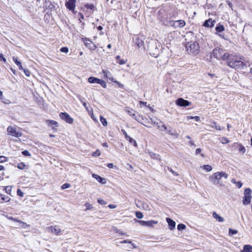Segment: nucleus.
<instances>
[{
  "label": "nucleus",
  "mask_w": 252,
  "mask_h": 252,
  "mask_svg": "<svg viewBox=\"0 0 252 252\" xmlns=\"http://www.w3.org/2000/svg\"><path fill=\"white\" fill-rule=\"evenodd\" d=\"M122 131L123 132L124 135L125 136V138L126 139L128 137H129V136L127 134L126 131L124 130V129H122Z\"/></svg>",
  "instance_id": "63"
},
{
  "label": "nucleus",
  "mask_w": 252,
  "mask_h": 252,
  "mask_svg": "<svg viewBox=\"0 0 252 252\" xmlns=\"http://www.w3.org/2000/svg\"><path fill=\"white\" fill-rule=\"evenodd\" d=\"M46 124L48 125L49 126L52 127L53 128L58 126V123L54 120H46Z\"/></svg>",
  "instance_id": "18"
},
{
  "label": "nucleus",
  "mask_w": 252,
  "mask_h": 252,
  "mask_svg": "<svg viewBox=\"0 0 252 252\" xmlns=\"http://www.w3.org/2000/svg\"><path fill=\"white\" fill-rule=\"evenodd\" d=\"M239 151L242 152L243 153H244L245 152V148L243 146L241 145L239 148Z\"/></svg>",
  "instance_id": "61"
},
{
  "label": "nucleus",
  "mask_w": 252,
  "mask_h": 252,
  "mask_svg": "<svg viewBox=\"0 0 252 252\" xmlns=\"http://www.w3.org/2000/svg\"><path fill=\"white\" fill-rule=\"evenodd\" d=\"M149 155L152 158L156 160H160V157L159 155L155 154L153 152H149Z\"/></svg>",
  "instance_id": "24"
},
{
  "label": "nucleus",
  "mask_w": 252,
  "mask_h": 252,
  "mask_svg": "<svg viewBox=\"0 0 252 252\" xmlns=\"http://www.w3.org/2000/svg\"><path fill=\"white\" fill-rule=\"evenodd\" d=\"M190 102L187 100H185L183 98H179L176 101V105L181 107L188 106L190 104Z\"/></svg>",
  "instance_id": "9"
},
{
  "label": "nucleus",
  "mask_w": 252,
  "mask_h": 252,
  "mask_svg": "<svg viewBox=\"0 0 252 252\" xmlns=\"http://www.w3.org/2000/svg\"><path fill=\"white\" fill-rule=\"evenodd\" d=\"M85 7L87 8L91 9L92 10H94V6L93 4H86L85 5Z\"/></svg>",
  "instance_id": "36"
},
{
  "label": "nucleus",
  "mask_w": 252,
  "mask_h": 252,
  "mask_svg": "<svg viewBox=\"0 0 252 252\" xmlns=\"http://www.w3.org/2000/svg\"><path fill=\"white\" fill-rule=\"evenodd\" d=\"M78 15L79 16V20L80 22H82V20L84 19V16L83 14L81 13H79Z\"/></svg>",
  "instance_id": "58"
},
{
  "label": "nucleus",
  "mask_w": 252,
  "mask_h": 252,
  "mask_svg": "<svg viewBox=\"0 0 252 252\" xmlns=\"http://www.w3.org/2000/svg\"><path fill=\"white\" fill-rule=\"evenodd\" d=\"M221 142L223 144H226L228 143L229 142V141L227 138L222 137L221 139Z\"/></svg>",
  "instance_id": "51"
},
{
  "label": "nucleus",
  "mask_w": 252,
  "mask_h": 252,
  "mask_svg": "<svg viewBox=\"0 0 252 252\" xmlns=\"http://www.w3.org/2000/svg\"><path fill=\"white\" fill-rule=\"evenodd\" d=\"M70 187V185L68 183H65L64 184H63L62 187H61V189H67V188H69Z\"/></svg>",
  "instance_id": "44"
},
{
  "label": "nucleus",
  "mask_w": 252,
  "mask_h": 252,
  "mask_svg": "<svg viewBox=\"0 0 252 252\" xmlns=\"http://www.w3.org/2000/svg\"><path fill=\"white\" fill-rule=\"evenodd\" d=\"M120 243H121V244H124V243L131 244V245H132L133 246V248H135V247L134 246V244L132 243V242L128 240H123V241H121L120 242Z\"/></svg>",
  "instance_id": "50"
},
{
  "label": "nucleus",
  "mask_w": 252,
  "mask_h": 252,
  "mask_svg": "<svg viewBox=\"0 0 252 252\" xmlns=\"http://www.w3.org/2000/svg\"><path fill=\"white\" fill-rule=\"evenodd\" d=\"M133 40L134 44L136 45H137L138 47H141L144 45L143 38L140 37L137 35H135L133 37Z\"/></svg>",
  "instance_id": "12"
},
{
  "label": "nucleus",
  "mask_w": 252,
  "mask_h": 252,
  "mask_svg": "<svg viewBox=\"0 0 252 252\" xmlns=\"http://www.w3.org/2000/svg\"><path fill=\"white\" fill-rule=\"evenodd\" d=\"M231 182L233 184H236V186L238 188H240L242 186V183L240 181L237 182L235 179H232L231 180Z\"/></svg>",
  "instance_id": "31"
},
{
  "label": "nucleus",
  "mask_w": 252,
  "mask_h": 252,
  "mask_svg": "<svg viewBox=\"0 0 252 252\" xmlns=\"http://www.w3.org/2000/svg\"><path fill=\"white\" fill-rule=\"evenodd\" d=\"M116 58L117 60V63H118L119 64L122 65L126 63V61L123 59H121L120 56H117Z\"/></svg>",
  "instance_id": "28"
},
{
  "label": "nucleus",
  "mask_w": 252,
  "mask_h": 252,
  "mask_svg": "<svg viewBox=\"0 0 252 252\" xmlns=\"http://www.w3.org/2000/svg\"><path fill=\"white\" fill-rule=\"evenodd\" d=\"M83 39L84 43L87 47H88L91 50H94L95 49L96 46L94 43H93L92 41L87 38H83Z\"/></svg>",
  "instance_id": "11"
},
{
  "label": "nucleus",
  "mask_w": 252,
  "mask_h": 252,
  "mask_svg": "<svg viewBox=\"0 0 252 252\" xmlns=\"http://www.w3.org/2000/svg\"><path fill=\"white\" fill-rule=\"evenodd\" d=\"M60 117L63 120H64L68 124H72L73 122V119L70 117V116L65 112H62L60 114Z\"/></svg>",
  "instance_id": "10"
},
{
  "label": "nucleus",
  "mask_w": 252,
  "mask_h": 252,
  "mask_svg": "<svg viewBox=\"0 0 252 252\" xmlns=\"http://www.w3.org/2000/svg\"><path fill=\"white\" fill-rule=\"evenodd\" d=\"M25 167V164L23 162L19 163L17 165V167L20 169H24Z\"/></svg>",
  "instance_id": "45"
},
{
  "label": "nucleus",
  "mask_w": 252,
  "mask_h": 252,
  "mask_svg": "<svg viewBox=\"0 0 252 252\" xmlns=\"http://www.w3.org/2000/svg\"><path fill=\"white\" fill-rule=\"evenodd\" d=\"M22 154L24 156H31V154L27 150H24L22 152Z\"/></svg>",
  "instance_id": "55"
},
{
  "label": "nucleus",
  "mask_w": 252,
  "mask_h": 252,
  "mask_svg": "<svg viewBox=\"0 0 252 252\" xmlns=\"http://www.w3.org/2000/svg\"><path fill=\"white\" fill-rule=\"evenodd\" d=\"M0 61H2L5 63L6 62V59L3 57L2 54L0 53Z\"/></svg>",
  "instance_id": "60"
},
{
  "label": "nucleus",
  "mask_w": 252,
  "mask_h": 252,
  "mask_svg": "<svg viewBox=\"0 0 252 252\" xmlns=\"http://www.w3.org/2000/svg\"><path fill=\"white\" fill-rule=\"evenodd\" d=\"M126 140H128L130 144H132L135 147H136L137 146V144L136 141L131 137H130V136L128 137L126 139Z\"/></svg>",
  "instance_id": "27"
},
{
  "label": "nucleus",
  "mask_w": 252,
  "mask_h": 252,
  "mask_svg": "<svg viewBox=\"0 0 252 252\" xmlns=\"http://www.w3.org/2000/svg\"><path fill=\"white\" fill-rule=\"evenodd\" d=\"M166 220V221L167 222V223L168 224L169 228L171 230H173V229H174L175 228V226H176L175 222L169 218H167Z\"/></svg>",
  "instance_id": "17"
},
{
  "label": "nucleus",
  "mask_w": 252,
  "mask_h": 252,
  "mask_svg": "<svg viewBox=\"0 0 252 252\" xmlns=\"http://www.w3.org/2000/svg\"><path fill=\"white\" fill-rule=\"evenodd\" d=\"M1 200L2 201V202L5 201L6 202H8L10 201V198L8 196H3L1 197Z\"/></svg>",
  "instance_id": "42"
},
{
  "label": "nucleus",
  "mask_w": 252,
  "mask_h": 252,
  "mask_svg": "<svg viewBox=\"0 0 252 252\" xmlns=\"http://www.w3.org/2000/svg\"><path fill=\"white\" fill-rule=\"evenodd\" d=\"M98 84H100L103 88H106L107 87L106 83L103 80L99 79Z\"/></svg>",
  "instance_id": "32"
},
{
  "label": "nucleus",
  "mask_w": 252,
  "mask_h": 252,
  "mask_svg": "<svg viewBox=\"0 0 252 252\" xmlns=\"http://www.w3.org/2000/svg\"><path fill=\"white\" fill-rule=\"evenodd\" d=\"M209 180L215 185H220V186H223L222 182L221 181L220 176L218 174V172L215 173L210 176L209 178Z\"/></svg>",
  "instance_id": "3"
},
{
  "label": "nucleus",
  "mask_w": 252,
  "mask_h": 252,
  "mask_svg": "<svg viewBox=\"0 0 252 252\" xmlns=\"http://www.w3.org/2000/svg\"><path fill=\"white\" fill-rule=\"evenodd\" d=\"M252 190L250 188H247L244 191V196L243 197V203L246 205L251 203L252 199Z\"/></svg>",
  "instance_id": "4"
},
{
  "label": "nucleus",
  "mask_w": 252,
  "mask_h": 252,
  "mask_svg": "<svg viewBox=\"0 0 252 252\" xmlns=\"http://www.w3.org/2000/svg\"><path fill=\"white\" fill-rule=\"evenodd\" d=\"M216 23L215 21H213L212 19H209L207 20H206L203 26L206 27H210L212 28L215 26V23Z\"/></svg>",
  "instance_id": "16"
},
{
  "label": "nucleus",
  "mask_w": 252,
  "mask_h": 252,
  "mask_svg": "<svg viewBox=\"0 0 252 252\" xmlns=\"http://www.w3.org/2000/svg\"><path fill=\"white\" fill-rule=\"evenodd\" d=\"M170 25L175 29L181 28L185 26L186 22L183 20H180L175 21H170Z\"/></svg>",
  "instance_id": "7"
},
{
  "label": "nucleus",
  "mask_w": 252,
  "mask_h": 252,
  "mask_svg": "<svg viewBox=\"0 0 252 252\" xmlns=\"http://www.w3.org/2000/svg\"><path fill=\"white\" fill-rule=\"evenodd\" d=\"M97 202L99 204L101 205H106L107 204V202H106L105 201L101 198L98 199Z\"/></svg>",
  "instance_id": "46"
},
{
  "label": "nucleus",
  "mask_w": 252,
  "mask_h": 252,
  "mask_svg": "<svg viewBox=\"0 0 252 252\" xmlns=\"http://www.w3.org/2000/svg\"><path fill=\"white\" fill-rule=\"evenodd\" d=\"M137 221L141 225L146 226L147 221H145V220H137Z\"/></svg>",
  "instance_id": "49"
},
{
  "label": "nucleus",
  "mask_w": 252,
  "mask_h": 252,
  "mask_svg": "<svg viewBox=\"0 0 252 252\" xmlns=\"http://www.w3.org/2000/svg\"><path fill=\"white\" fill-rule=\"evenodd\" d=\"M188 120L194 119L196 121L198 122L200 121V117L198 116H188Z\"/></svg>",
  "instance_id": "40"
},
{
  "label": "nucleus",
  "mask_w": 252,
  "mask_h": 252,
  "mask_svg": "<svg viewBox=\"0 0 252 252\" xmlns=\"http://www.w3.org/2000/svg\"><path fill=\"white\" fill-rule=\"evenodd\" d=\"M228 231H229V234L230 236H232L234 234H236L238 232L237 230L233 229L232 228H229Z\"/></svg>",
  "instance_id": "39"
},
{
  "label": "nucleus",
  "mask_w": 252,
  "mask_h": 252,
  "mask_svg": "<svg viewBox=\"0 0 252 252\" xmlns=\"http://www.w3.org/2000/svg\"><path fill=\"white\" fill-rule=\"evenodd\" d=\"M245 252H252V246L250 245H246L244 246Z\"/></svg>",
  "instance_id": "29"
},
{
  "label": "nucleus",
  "mask_w": 252,
  "mask_h": 252,
  "mask_svg": "<svg viewBox=\"0 0 252 252\" xmlns=\"http://www.w3.org/2000/svg\"><path fill=\"white\" fill-rule=\"evenodd\" d=\"M151 120L153 124H156L158 126V128H160V125H159V123H156V122L155 121V120L154 119L151 118Z\"/></svg>",
  "instance_id": "59"
},
{
  "label": "nucleus",
  "mask_w": 252,
  "mask_h": 252,
  "mask_svg": "<svg viewBox=\"0 0 252 252\" xmlns=\"http://www.w3.org/2000/svg\"><path fill=\"white\" fill-rule=\"evenodd\" d=\"M186 226L184 224L180 223L177 225V229L178 230H182L186 228Z\"/></svg>",
  "instance_id": "37"
},
{
  "label": "nucleus",
  "mask_w": 252,
  "mask_h": 252,
  "mask_svg": "<svg viewBox=\"0 0 252 252\" xmlns=\"http://www.w3.org/2000/svg\"><path fill=\"white\" fill-rule=\"evenodd\" d=\"M158 221L155 220L147 221L146 226L153 228L154 225L158 224Z\"/></svg>",
  "instance_id": "21"
},
{
  "label": "nucleus",
  "mask_w": 252,
  "mask_h": 252,
  "mask_svg": "<svg viewBox=\"0 0 252 252\" xmlns=\"http://www.w3.org/2000/svg\"><path fill=\"white\" fill-rule=\"evenodd\" d=\"M102 73L104 77L107 79L112 81V82L114 80V79L113 78L111 73L109 71L105 69H103Z\"/></svg>",
  "instance_id": "14"
},
{
  "label": "nucleus",
  "mask_w": 252,
  "mask_h": 252,
  "mask_svg": "<svg viewBox=\"0 0 252 252\" xmlns=\"http://www.w3.org/2000/svg\"><path fill=\"white\" fill-rule=\"evenodd\" d=\"M85 206L86 207L85 211L90 210L93 208L92 205L89 203H86L85 204Z\"/></svg>",
  "instance_id": "48"
},
{
  "label": "nucleus",
  "mask_w": 252,
  "mask_h": 252,
  "mask_svg": "<svg viewBox=\"0 0 252 252\" xmlns=\"http://www.w3.org/2000/svg\"><path fill=\"white\" fill-rule=\"evenodd\" d=\"M240 59L241 58H238L236 56H231L228 61H227V64L230 67L236 69H242L246 66V64Z\"/></svg>",
  "instance_id": "1"
},
{
  "label": "nucleus",
  "mask_w": 252,
  "mask_h": 252,
  "mask_svg": "<svg viewBox=\"0 0 252 252\" xmlns=\"http://www.w3.org/2000/svg\"><path fill=\"white\" fill-rule=\"evenodd\" d=\"M221 55L222 56H221V58H220V60L221 59L223 61L227 60V61H228L229 58L231 56H233L232 55H230L228 53L225 52V51H224V52H223Z\"/></svg>",
  "instance_id": "20"
},
{
  "label": "nucleus",
  "mask_w": 252,
  "mask_h": 252,
  "mask_svg": "<svg viewBox=\"0 0 252 252\" xmlns=\"http://www.w3.org/2000/svg\"><path fill=\"white\" fill-rule=\"evenodd\" d=\"M211 126L213 128H215L217 130H221L223 129V128H221V127L218 125H217V123L215 122H214L211 124Z\"/></svg>",
  "instance_id": "30"
},
{
  "label": "nucleus",
  "mask_w": 252,
  "mask_h": 252,
  "mask_svg": "<svg viewBox=\"0 0 252 252\" xmlns=\"http://www.w3.org/2000/svg\"><path fill=\"white\" fill-rule=\"evenodd\" d=\"M98 84H100L103 88H106L107 87L106 83L103 80L99 79Z\"/></svg>",
  "instance_id": "33"
},
{
  "label": "nucleus",
  "mask_w": 252,
  "mask_h": 252,
  "mask_svg": "<svg viewBox=\"0 0 252 252\" xmlns=\"http://www.w3.org/2000/svg\"><path fill=\"white\" fill-rule=\"evenodd\" d=\"M223 52H224V50L218 47L213 50L212 56L214 58L220 60V58H221Z\"/></svg>",
  "instance_id": "8"
},
{
  "label": "nucleus",
  "mask_w": 252,
  "mask_h": 252,
  "mask_svg": "<svg viewBox=\"0 0 252 252\" xmlns=\"http://www.w3.org/2000/svg\"><path fill=\"white\" fill-rule=\"evenodd\" d=\"M113 82L117 84V85H118V87L121 88V89H123L124 88V85L123 84H122L121 83H120L119 82L115 80V79Z\"/></svg>",
  "instance_id": "43"
},
{
  "label": "nucleus",
  "mask_w": 252,
  "mask_h": 252,
  "mask_svg": "<svg viewBox=\"0 0 252 252\" xmlns=\"http://www.w3.org/2000/svg\"><path fill=\"white\" fill-rule=\"evenodd\" d=\"M5 190L7 193L10 194L11 191V187L10 186H7L6 187Z\"/></svg>",
  "instance_id": "53"
},
{
  "label": "nucleus",
  "mask_w": 252,
  "mask_h": 252,
  "mask_svg": "<svg viewBox=\"0 0 252 252\" xmlns=\"http://www.w3.org/2000/svg\"><path fill=\"white\" fill-rule=\"evenodd\" d=\"M21 70L24 71V73H25V75L26 76H30V71L28 69H26V68H24L23 67V69H21Z\"/></svg>",
  "instance_id": "54"
},
{
  "label": "nucleus",
  "mask_w": 252,
  "mask_h": 252,
  "mask_svg": "<svg viewBox=\"0 0 252 252\" xmlns=\"http://www.w3.org/2000/svg\"><path fill=\"white\" fill-rule=\"evenodd\" d=\"M7 161V159L6 157L3 156H0V163L4 162Z\"/></svg>",
  "instance_id": "47"
},
{
  "label": "nucleus",
  "mask_w": 252,
  "mask_h": 252,
  "mask_svg": "<svg viewBox=\"0 0 252 252\" xmlns=\"http://www.w3.org/2000/svg\"><path fill=\"white\" fill-rule=\"evenodd\" d=\"M60 51L63 53H67L68 52V49L66 47H63L61 48Z\"/></svg>",
  "instance_id": "52"
},
{
  "label": "nucleus",
  "mask_w": 252,
  "mask_h": 252,
  "mask_svg": "<svg viewBox=\"0 0 252 252\" xmlns=\"http://www.w3.org/2000/svg\"><path fill=\"white\" fill-rule=\"evenodd\" d=\"M12 59L15 63L19 67V69H23L22 63L21 62L18 60V58L15 57H13Z\"/></svg>",
  "instance_id": "23"
},
{
  "label": "nucleus",
  "mask_w": 252,
  "mask_h": 252,
  "mask_svg": "<svg viewBox=\"0 0 252 252\" xmlns=\"http://www.w3.org/2000/svg\"><path fill=\"white\" fill-rule=\"evenodd\" d=\"M135 216L138 219H142L143 217V214L141 212H136Z\"/></svg>",
  "instance_id": "41"
},
{
  "label": "nucleus",
  "mask_w": 252,
  "mask_h": 252,
  "mask_svg": "<svg viewBox=\"0 0 252 252\" xmlns=\"http://www.w3.org/2000/svg\"><path fill=\"white\" fill-rule=\"evenodd\" d=\"M100 155V152L98 150L96 151L95 152H94L92 154V156L93 157H98Z\"/></svg>",
  "instance_id": "56"
},
{
  "label": "nucleus",
  "mask_w": 252,
  "mask_h": 252,
  "mask_svg": "<svg viewBox=\"0 0 252 252\" xmlns=\"http://www.w3.org/2000/svg\"><path fill=\"white\" fill-rule=\"evenodd\" d=\"M218 174L220 175V178H224L227 179L228 177V174L224 172H218Z\"/></svg>",
  "instance_id": "35"
},
{
  "label": "nucleus",
  "mask_w": 252,
  "mask_h": 252,
  "mask_svg": "<svg viewBox=\"0 0 252 252\" xmlns=\"http://www.w3.org/2000/svg\"><path fill=\"white\" fill-rule=\"evenodd\" d=\"M7 131L9 134L13 136H15L16 137H20L22 136L21 132L17 131L16 128L15 127L9 126L7 127Z\"/></svg>",
  "instance_id": "5"
},
{
  "label": "nucleus",
  "mask_w": 252,
  "mask_h": 252,
  "mask_svg": "<svg viewBox=\"0 0 252 252\" xmlns=\"http://www.w3.org/2000/svg\"><path fill=\"white\" fill-rule=\"evenodd\" d=\"M203 169L205 170L207 172L211 171L212 170V167L210 165H204L203 166Z\"/></svg>",
  "instance_id": "34"
},
{
  "label": "nucleus",
  "mask_w": 252,
  "mask_h": 252,
  "mask_svg": "<svg viewBox=\"0 0 252 252\" xmlns=\"http://www.w3.org/2000/svg\"><path fill=\"white\" fill-rule=\"evenodd\" d=\"M100 120L104 126H105L107 125V122L106 119L104 118L102 116L100 117Z\"/></svg>",
  "instance_id": "38"
},
{
  "label": "nucleus",
  "mask_w": 252,
  "mask_h": 252,
  "mask_svg": "<svg viewBox=\"0 0 252 252\" xmlns=\"http://www.w3.org/2000/svg\"><path fill=\"white\" fill-rule=\"evenodd\" d=\"M215 30L217 32H221L224 31V27L222 25L219 24L216 27Z\"/></svg>",
  "instance_id": "22"
},
{
  "label": "nucleus",
  "mask_w": 252,
  "mask_h": 252,
  "mask_svg": "<svg viewBox=\"0 0 252 252\" xmlns=\"http://www.w3.org/2000/svg\"><path fill=\"white\" fill-rule=\"evenodd\" d=\"M167 133L171 135H173L175 136L176 137H178V133L177 132V131L175 130H172L171 129H169L167 131Z\"/></svg>",
  "instance_id": "26"
},
{
  "label": "nucleus",
  "mask_w": 252,
  "mask_h": 252,
  "mask_svg": "<svg viewBox=\"0 0 252 252\" xmlns=\"http://www.w3.org/2000/svg\"><path fill=\"white\" fill-rule=\"evenodd\" d=\"M186 48L189 53L193 54H197L199 50V44L196 41L187 42Z\"/></svg>",
  "instance_id": "2"
},
{
  "label": "nucleus",
  "mask_w": 252,
  "mask_h": 252,
  "mask_svg": "<svg viewBox=\"0 0 252 252\" xmlns=\"http://www.w3.org/2000/svg\"><path fill=\"white\" fill-rule=\"evenodd\" d=\"M162 128H163L164 130H167V129L166 126L164 124L162 125V126H160V128L159 129L160 130H162Z\"/></svg>",
  "instance_id": "62"
},
{
  "label": "nucleus",
  "mask_w": 252,
  "mask_h": 252,
  "mask_svg": "<svg viewBox=\"0 0 252 252\" xmlns=\"http://www.w3.org/2000/svg\"><path fill=\"white\" fill-rule=\"evenodd\" d=\"M99 79L98 78H96V77H90L89 78H88V82L90 83H96V84H98V81H99Z\"/></svg>",
  "instance_id": "25"
},
{
  "label": "nucleus",
  "mask_w": 252,
  "mask_h": 252,
  "mask_svg": "<svg viewBox=\"0 0 252 252\" xmlns=\"http://www.w3.org/2000/svg\"><path fill=\"white\" fill-rule=\"evenodd\" d=\"M17 193L18 196H20L21 197H23L24 196V193L22 191V190L20 189H17Z\"/></svg>",
  "instance_id": "57"
},
{
  "label": "nucleus",
  "mask_w": 252,
  "mask_h": 252,
  "mask_svg": "<svg viewBox=\"0 0 252 252\" xmlns=\"http://www.w3.org/2000/svg\"><path fill=\"white\" fill-rule=\"evenodd\" d=\"M48 229L50 230L51 233L55 234L56 235H60L61 234L62 231L61 229L57 226H51L49 227Z\"/></svg>",
  "instance_id": "13"
},
{
  "label": "nucleus",
  "mask_w": 252,
  "mask_h": 252,
  "mask_svg": "<svg viewBox=\"0 0 252 252\" xmlns=\"http://www.w3.org/2000/svg\"><path fill=\"white\" fill-rule=\"evenodd\" d=\"M92 177L95 179L98 182L102 184H105L106 183V180L105 178H103L98 175L93 174Z\"/></svg>",
  "instance_id": "15"
},
{
  "label": "nucleus",
  "mask_w": 252,
  "mask_h": 252,
  "mask_svg": "<svg viewBox=\"0 0 252 252\" xmlns=\"http://www.w3.org/2000/svg\"><path fill=\"white\" fill-rule=\"evenodd\" d=\"M213 217L216 219V220L219 222H223L224 221V219L223 218L221 217L220 215H219L216 212H214L213 213Z\"/></svg>",
  "instance_id": "19"
},
{
  "label": "nucleus",
  "mask_w": 252,
  "mask_h": 252,
  "mask_svg": "<svg viewBox=\"0 0 252 252\" xmlns=\"http://www.w3.org/2000/svg\"><path fill=\"white\" fill-rule=\"evenodd\" d=\"M76 0H66L65 5L66 7L73 13H76L75 11Z\"/></svg>",
  "instance_id": "6"
},
{
  "label": "nucleus",
  "mask_w": 252,
  "mask_h": 252,
  "mask_svg": "<svg viewBox=\"0 0 252 252\" xmlns=\"http://www.w3.org/2000/svg\"><path fill=\"white\" fill-rule=\"evenodd\" d=\"M202 150L200 149V148H197L196 151H195V153H196V154H199L201 153Z\"/></svg>",
  "instance_id": "64"
}]
</instances>
